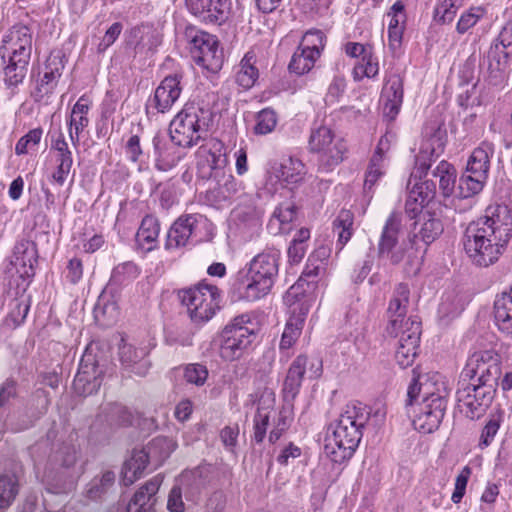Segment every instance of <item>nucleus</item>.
I'll return each mask as SVG.
<instances>
[{"label": "nucleus", "mask_w": 512, "mask_h": 512, "mask_svg": "<svg viewBox=\"0 0 512 512\" xmlns=\"http://www.w3.org/2000/svg\"><path fill=\"white\" fill-rule=\"evenodd\" d=\"M43 130L41 128L31 129L27 134L22 136L15 145V153L17 155L28 154L39 145L42 138Z\"/></svg>", "instance_id": "nucleus-54"}, {"label": "nucleus", "mask_w": 512, "mask_h": 512, "mask_svg": "<svg viewBox=\"0 0 512 512\" xmlns=\"http://www.w3.org/2000/svg\"><path fill=\"white\" fill-rule=\"evenodd\" d=\"M18 493V484L12 476L0 477V512L6 510L14 501Z\"/></svg>", "instance_id": "nucleus-50"}, {"label": "nucleus", "mask_w": 512, "mask_h": 512, "mask_svg": "<svg viewBox=\"0 0 512 512\" xmlns=\"http://www.w3.org/2000/svg\"><path fill=\"white\" fill-rule=\"evenodd\" d=\"M256 324L250 314L234 317L219 335V355L225 361L243 357L256 339Z\"/></svg>", "instance_id": "nucleus-7"}, {"label": "nucleus", "mask_w": 512, "mask_h": 512, "mask_svg": "<svg viewBox=\"0 0 512 512\" xmlns=\"http://www.w3.org/2000/svg\"><path fill=\"white\" fill-rule=\"evenodd\" d=\"M280 251L267 248L257 254L249 263L243 281L242 298L253 302L265 297L274 285L278 275Z\"/></svg>", "instance_id": "nucleus-5"}, {"label": "nucleus", "mask_w": 512, "mask_h": 512, "mask_svg": "<svg viewBox=\"0 0 512 512\" xmlns=\"http://www.w3.org/2000/svg\"><path fill=\"white\" fill-rule=\"evenodd\" d=\"M37 258V247L33 241L27 239L18 241L14 246L9 263L5 267L9 285L15 284L17 289H27L35 275Z\"/></svg>", "instance_id": "nucleus-12"}, {"label": "nucleus", "mask_w": 512, "mask_h": 512, "mask_svg": "<svg viewBox=\"0 0 512 512\" xmlns=\"http://www.w3.org/2000/svg\"><path fill=\"white\" fill-rule=\"evenodd\" d=\"M195 63L210 73H217L221 70L224 62L223 52L219 48V43L212 49L206 51V54L196 58Z\"/></svg>", "instance_id": "nucleus-48"}, {"label": "nucleus", "mask_w": 512, "mask_h": 512, "mask_svg": "<svg viewBox=\"0 0 512 512\" xmlns=\"http://www.w3.org/2000/svg\"><path fill=\"white\" fill-rule=\"evenodd\" d=\"M493 316L499 331L512 335V287L508 292L496 296Z\"/></svg>", "instance_id": "nucleus-32"}, {"label": "nucleus", "mask_w": 512, "mask_h": 512, "mask_svg": "<svg viewBox=\"0 0 512 512\" xmlns=\"http://www.w3.org/2000/svg\"><path fill=\"white\" fill-rule=\"evenodd\" d=\"M501 376V360L493 349H479L467 359L460 378L496 388Z\"/></svg>", "instance_id": "nucleus-13"}, {"label": "nucleus", "mask_w": 512, "mask_h": 512, "mask_svg": "<svg viewBox=\"0 0 512 512\" xmlns=\"http://www.w3.org/2000/svg\"><path fill=\"white\" fill-rule=\"evenodd\" d=\"M324 39V34L320 30H311L304 34L300 47L311 52L317 51L320 55L325 46Z\"/></svg>", "instance_id": "nucleus-62"}, {"label": "nucleus", "mask_w": 512, "mask_h": 512, "mask_svg": "<svg viewBox=\"0 0 512 512\" xmlns=\"http://www.w3.org/2000/svg\"><path fill=\"white\" fill-rule=\"evenodd\" d=\"M464 0H438L434 8V19L441 24L451 23Z\"/></svg>", "instance_id": "nucleus-47"}, {"label": "nucleus", "mask_w": 512, "mask_h": 512, "mask_svg": "<svg viewBox=\"0 0 512 512\" xmlns=\"http://www.w3.org/2000/svg\"><path fill=\"white\" fill-rule=\"evenodd\" d=\"M432 156L433 151H430L429 147H422L419 154L416 156L415 167L411 174L412 178L422 179V177L427 175L433 161Z\"/></svg>", "instance_id": "nucleus-58"}, {"label": "nucleus", "mask_w": 512, "mask_h": 512, "mask_svg": "<svg viewBox=\"0 0 512 512\" xmlns=\"http://www.w3.org/2000/svg\"><path fill=\"white\" fill-rule=\"evenodd\" d=\"M386 167V160H382L377 155H372L365 173L364 191L366 193H371L373 191V187L385 175Z\"/></svg>", "instance_id": "nucleus-44"}, {"label": "nucleus", "mask_w": 512, "mask_h": 512, "mask_svg": "<svg viewBox=\"0 0 512 512\" xmlns=\"http://www.w3.org/2000/svg\"><path fill=\"white\" fill-rule=\"evenodd\" d=\"M494 154V145L484 141L473 150L468 158L465 172L459 180L460 196L471 197L482 191L488 178L490 158Z\"/></svg>", "instance_id": "nucleus-11"}, {"label": "nucleus", "mask_w": 512, "mask_h": 512, "mask_svg": "<svg viewBox=\"0 0 512 512\" xmlns=\"http://www.w3.org/2000/svg\"><path fill=\"white\" fill-rule=\"evenodd\" d=\"M100 417H104L110 425H128L132 422V414L125 406L117 403L103 407Z\"/></svg>", "instance_id": "nucleus-46"}, {"label": "nucleus", "mask_w": 512, "mask_h": 512, "mask_svg": "<svg viewBox=\"0 0 512 512\" xmlns=\"http://www.w3.org/2000/svg\"><path fill=\"white\" fill-rule=\"evenodd\" d=\"M401 216L392 212L385 221L377 245V253L380 259H387L396 265L403 261L406 255V242L400 241Z\"/></svg>", "instance_id": "nucleus-16"}, {"label": "nucleus", "mask_w": 512, "mask_h": 512, "mask_svg": "<svg viewBox=\"0 0 512 512\" xmlns=\"http://www.w3.org/2000/svg\"><path fill=\"white\" fill-rule=\"evenodd\" d=\"M293 290L294 287H291L284 296V302L288 306L289 318L279 344L282 352L288 351L298 340L310 309L307 299L305 297L298 298L297 293Z\"/></svg>", "instance_id": "nucleus-15"}, {"label": "nucleus", "mask_w": 512, "mask_h": 512, "mask_svg": "<svg viewBox=\"0 0 512 512\" xmlns=\"http://www.w3.org/2000/svg\"><path fill=\"white\" fill-rule=\"evenodd\" d=\"M409 294L408 286L402 283L399 284L387 309L389 323L386 330L390 336L399 338L395 359L401 368L413 364L418 352L421 334V323L416 317L404 319L409 303Z\"/></svg>", "instance_id": "nucleus-2"}, {"label": "nucleus", "mask_w": 512, "mask_h": 512, "mask_svg": "<svg viewBox=\"0 0 512 512\" xmlns=\"http://www.w3.org/2000/svg\"><path fill=\"white\" fill-rule=\"evenodd\" d=\"M403 82L399 73H389L384 78L380 103L383 116L389 121L395 120L400 112L404 97Z\"/></svg>", "instance_id": "nucleus-21"}, {"label": "nucleus", "mask_w": 512, "mask_h": 512, "mask_svg": "<svg viewBox=\"0 0 512 512\" xmlns=\"http://www.w3.org/2000/svg\"><path fill=\"white\" fill-rule=\"evenodd\" d=\"M256 63V55L248 51L240 62V69L236 75V82L243 88H251L259 77Z\"/></svg>", "instance_id": "nucleus-40"}, {"label": "nucleus", "mask_w": 512, "mask_h": 512, "mask_svg": "<svg viewBox=\"0 0 512 512\" xmlns=\"http://www.w3.org/2000/svg\"><path fill=\"white\" fill-rule=\"evenodd\" d=\"M159 232L160 226L158 220L154 216L147 215L142 219L137 231V242L147 250H151L157 242Z\"/></svg>", "instance_id": "nucleus-41"}, {"label": "nucleus", "mask_w": 512, "mask_h": 512, "mask_svg": "<svg viewBox=\"0 0 512 512\" xmlns=\"http://www.w3.org/2000/svg\"><path fill=\"white\" fill-rule=\"evenodd\" d=\"M318 58L319 52H311L299 46L291 58L289 63V70L298 75H303L314 67Z\"/></svg>", "instance_id": "nucleus-43"}, {"label": "nucleus", "mask_w": 512, "mask_h": 512, "mask_svg": "<svg viewBox=\"0 0 512 512\" xmlns=\"http://www.w3.org/2000/svg\"><path fill=\"white\" fill-rule=\"evenodd\" d=\"M91 105L92 101L89 97L82 95L72 107L67 124L69 127V138L75 147L79 145L80 135L90 123L88 113Z\"/></svg>", "instance_id": "nucleus-30"}, {"label": "nucleus", "mask_w": 512, "mask_h": 512, "mask_svg": "<svg viewBox=\"0 0 512 512\" xmlns=\"http://www.w3.org/2000/svg\"><path fill=\"white\" fill-rule=\"evenodd\" d=\"M511 237V211L506 205L495 204L467 226L463 245L473 264L488 267L498 261Z\"/></svg>", "instance_id": "nucleus-1"}, {"label": "nucleus", "mask_w": 512, "mask_h": 512, "mask_svg": "<svg viewBox=\"0 0 512 512\" xmlns=\"http://www.w3.org/2000/svg\"><path fill=\"white\" fill-rule=\"evenodd\" d=\"M296 218L297 206L293 201H285L275 208L268 227L274 233H288Z\"/></svg>", "instance_id": "nucleus-34"}, {"label": "nucleus", "mask_w": 512, "mask_h": 512, "mask_svg": "<svg viewBox=\"0 0 512 512\" xmlns=\"http://www.w3.org/2000/svg\"><path fill=\"white\" fill-rule=\"evenodd\" d=\"M115 474L106 471L101 477L93 478L87 485L85 494L91 500L100 499L114 484Z\"/></svg>", "instance_id": "nucleus-45"}, {"label": "nucleus", "mask_w": 512, "mask_h": 512, "mask_svg": "<svg viewBox=\"0 0 512 512\" xmlns=\"http://www.w3.org/2000/svg\"><path fill=\"white\" fill-rule=\"evenodd\" d=\"M379 73V63L377 57L368 52L358 63L354 66L353 74L356 80H361L364 77L374 78Z\"/></svg>", "instance_id": "nucleus-49"}, {"label": "nucleus", "mask_w": 512, "mask_h": 512, "mask_svg": "<svg viewBox=\"0 0 512 512\" xmlns=\"http://www.w3.org/2000/svg\"><path fill=\"white\" fill-rule=\"evenodd\" d=\"M450 393V389L446 385V382L439 374L432 376H421L418 379H414L409 385L407 391V406H412L418 396H422L421 402H428L435 400L442 396L443 400H447Z\"/></svg>", "instance_id": "nucleus-20"}, {"label": "nucleus", "mask_w": 512, "mask_h": 512, "mask_svg": "<svg viewBox=\"0 0 512 512\" xmlns=\"http://www.w3.org/2000/svg\"><path fill=\"white\" fill-rule=\"evenodd\" d=\"M55 458L60 462L61 466L70 468L78 459V450L74 445L64 444L57 451Z\"/></svg>", "instance_id": "nucleus-64"}, {"label": "nucleus", "mask_w": 512, "mask_h": 512, "mask_svg": "<svg viewBox=\"0 0 512 512\" xmlns=\"http://www.w3.org/2000/svg\"><path fill=\"white\" fill-rule=\"evenodd\" d=\"M50 154L55 164L51 174V181L58 186H63L73 165V155L63 133H59L56 139H52Z\"/></svg>", "instance_id": "nucleus-25"}, {"label": "nucleus", "mask_w": 512, "mask_h": 512, "mask_svg": "<svg viewBox=\"0 0 512 512\" xmlns=\"http://www.w3.org/2000/svg\"><path fill=\"white\" fill-rule=\"evenodd\" d=\"M208 369L199 363L188 364L184 371L185 380L196 386H203L208 378Z\"/></svg>", "instance_id": "nucleus-60"}, {"label": "nucleus", "mask_w": 512, "mask_h": 512, "mask_svg": "<svg viewBox=\"0 0 512 512\" xmlns=\"http://www.w3.org/2000/svg\"><path fill=\"white\" fill-rule=\"evenodd\" d=\"M275 175L286 184H296L304 178L305 165L298 158L289 157L282 160L275 169Z\"/></svg>", "instance_id": "nucleus-39"}, {"label": "nucleus", "mask_w": 512, "mask_h": 512, "mask_svg": "<svg viewBox=\"0 0 512 512\" xmlns=\"http://www.w3.org/2000/svg\"><path fill=\"white\" fill-rule=\"evenodd\" d=\"M18 290L16 296L10 300L8 314L2 322V326L8 329H16L22 325L30 309V296L26 294V289Z\"/></svg>", "instance_id": "nucleus-31"}, {"label": "nucleus", "mask_w": 512, "mask_h": 512, "mask_svg": "<svg viewBox=\"0 0 512 512\" xmlns=\"http://www.w3.org/2000/svg\"><path fill=\"white\" fill-rule=\"evenodd\" d=\"M129 45L139 52L153 50L161 44L159 33L150 27H135L130 31Z\"/></svg>", "instance_id": "nucleus-38"}, {"label": "nucleus", "mask_w": 512, "mask_h": 512, "mask_svg": "<svg viewBox=\"0 0 512 512\" xmlns=\"http://www.w3.org/2000/svg\"><path fill=\"white\" fill-rule=\"evenodd\" d=\"M181 303L187 308L192 321L204 323L209 321L219 310L220 290L211 284L201 283L179 292Z\"/></svg>", "instance_id": "nucleus-10"}, {"label": "nucleus", "mask_w": 512, "mask_h": 512, "mask_svg": "<svg viewBox=\"0 0 512 512\" xmlns=\"http://www.w3.org/2000/svg\"><path fill=\"white\" fill-rule=\"evenodd\" d=\"M151 351V345L144 341L121 339L118 347V356L123 368L137 376H145L150 368L147 359Z\"/></svg>", "instance_id": "nucleus-17"}, {"label": "nucleus", "mask_w": 512, "mask_h": 512, "mask_svg": "<svg viewBox=\"0 0 512 512\" xmlns=\"http://www.w3.org/2000/svg\"><path fill=\"white\" fill-rule=\"evenodd\" d=\"M496 388L477 382L460 379L457 389V403L467 418H479L491 405Z\"/></svg>", "instance_id": "nucleus-14"}, {"label": "nucleus", "mask_w": 512, "mask_h": 512, "mask_svg": "<svg viewBox=\"0 0 512 512\" xmlns=\"http://www.w3.org/2000/svg\"><path fill=\"white\" fill-rule=\"evenodd\" d=\"M226 149L216 139L209 140L198 150V168L203 178H217L227 165Z\"/></svg>", "instance_id": "nucleus-19"}, {"label": "nucleus", "mask_w": 512, "mask_h": 512, "mask_svg": "<svg viewBox=\"0 0 512 512\" xmlns=\"http://www.w3.org/2000/svg\"><path fill=\"white\" fill-rule=\"evenodd\" d=\"M162 482L163 477L160 474L154 476L129 501L119 500L109 512H150L157 501L156 494Z\"/></svg>", "instance_id": "nucleus-18"}, {"label": "nucleus", "mask_w": 512, "mask_h": 512, "mask_svg": "<svg viewBox=\"0 0 512 512\" xmlns=\"http://www.w3.org/2000/svg\"><path fill=\"white\" fill-rule=\"evenodd\" d=\"M308 148L318 155V162L325 170L340 164L347 152L345 141L337 137L330 126L318 122H314L311 127Z\"/></svg>", "instance_id": "nucleus-9"}, {"label": "nucleus", "mask_w": 512, "mask_h": 512, "mask_svg": "<svg viewBox=\"0 0 512 512\" xmlns=\"http://www.w3.org/2000/svg\"><path fill=\"white\" fill-rule=\"evenodd\" d=\"M212 121L210 109L188 104L171 121L170 135L179 146L192 147L207 136Z\"/></svg>", "instance_id": "nucleus-6"}, {"label": "nucleus", "mask_w": 512, "mask_h": 512, "mask_svg": "<svg viewBox=\"0 0 512 512\" xmlns=\"http://www.w3.org/2000/svg\"><path fill=\"white\" fill-rule=\"evenodd\" d=\"M155 167L159 171H169L174 168L183 156L181 148L172 137L157 134L153 138Z\"/></svg>", "instance_id": "nucleus-27"}, {"label": "nucleus", "mask_w": 512, "mask_h": 512, "mask_svg": "<svg viewBox=\"0 0 512 512\" xmlns=\"http://www.w3.org/2000/svg\"><path fill=\"white\" fill-rule=\"evenodd\" d=\"M325 257L326 250L324 248L319 249L316 254L310 255L302 273V277L311 278L322 275L325 272Z\"/></svg>", "instance_id": "nucleus-56"}, {"label": "nucleus", "mask_w": 512, "mask_h": 512, "mask_svg": "<svg viewBox=\"0 0 512 512\" xmlns=\"http://www.w3.org/2000/svg\"><path fill=\"white\" fill-rule=\"evenodd\" d=\"M175 442L168 437H156L144 448L133 450L130 458L125 461L121 474L125 486L132 485L139 479L148 464L160 466L175 450Z\"/></svg>", "instance_id": "nucleus-8"}, {"label": "nucleus", "mask_w": 512, "mask_h": 512, "mask_svg": "<svg viewBox=\"0 0 512 512\" xmlns=\"http://www.w3.org/2000/svg\"><path fill=\"white\" fill-rule=\"evenodd\" d=\"M434 399L421 402L412 421L414 428L425 434L435 431L445 414L447 400H443L442 396Z\"/></svg>", "instance_id": "nucleus-24"}, {"label": "nucleus", "mask_w": 512, "mask_h": 512, "mask_svg": "<svg viewBox=\"0 0 512 512\" xmlns=\"http://www.w3.org/2000/svg\"><path fill=\"white\" fill-rule=\"evenodd\" d=\"M435 194L436 183L434 179H427L420 183H414L406 202L407 211L416 212L417 205L423 208L434 198Z\"/></svg>", "instance_id": "nucleus-37"}, {"label": "nucleus", "mask_w": 512, "mask_h": 512, "mask_svg": "<svg viewBox=\"0 0 512 512\" xmlns=\"http://www.w3.org/2000/svg\"><path fill=\"white\" fill-rule=\"evenodd\" d=\"M250 401L252 404L257 403L256 414H268L269 411L274 408L275 405V393L272 389L264 388L260 392L251 394Z\"/></svg>", "instance_id": "nucleus-57"}, {"label": "nucleus", "mask_w": 512, "mask_h": 512, "mask_svg": "<svg viewBox=\"0 0 512 512\" xmlns=\"http://www.w3.org/2000/svg\"><path fill=\"white\" fill-rule=\"evenodd\" d=\"M277 125V115L274 110L265 108L257 113L254 133L266 135L271 133Z\"/></svg>", "instance_id": "nucleus-52"}, {"label": "nucleus", "mask_w": 512, "mask_h": 512, "mask_svg": "<svg viewBox=\"0 0 512 512\" xmlns=\"http://www.w3.org/2000/svg\"><path fill=\"white\" fill-rule=\"evenodd\" d=\"M485 15V10L481 6L471 7L463 12L457 22L456 31L459 34H465L474 27Z\"/></svg>", "instance_id": "nucleus-53"}, {"label": "nucleus", "mask_w": 512, "mask_h": 512, "mask_svg": "<svg viewBox=\"0 0 512 512\" xmlns=\"http://www.w3.org/2000/svg\"><path fill=\"white\" fill-rule=\"evenodd\" d=\"M64 69L63 58L60 53H51L43 69L38 74L34 95L37 99L51 94L57 86Z\"/></svg>", "instance_id": "nucleus-26"}, {"label": "nucleus", "mask_w": 512, "mask_h": 512, "mask_svg": "<svg viewBox=\"0 0 512 512\" xmlns=\"http://www.w3.org/2000/svg\"><path fill=\"white\" fill-rule=\"evenodd\" d=\"M370 417L371 410L366 405L360 402L347 404L338 419L330 425L331 434L325 440V454L335 463L350 459Z\"/></svg>", "instance_id": "nucleus-3"}, {"label": "nucleus", "mask_w": 512, "mask_h": 512, "mask_svg": "<svg viewBox=\"0 0 512 512\" xmlns=\"http://www.w3.org/2000/svg\"><path fill=\"white\" fill-rule=\"evenodd\" d=\"M472 469L466 465L464 466L455 479L454 491L451 496L453 503H460L465 495L468 481L471 477Z\"/></svg>", "instance_id": "nucleus-61"}, {"label": "nucleus", "mask_w": 512, "mask_h": 512, "mask_svg": "<svg viewBox=\"0 0 512 512\" xmlns=\"http://www.w3.org/2000/svg\"><path fill=\"white\" fill-rule=\"evenodd\" d=\"M443 232L441 220L434 215L422 213L415 223L414 238L420 239L426 245L432 243Z\"/></svg>", "instance_id": "nucleus-36"}, {"label": "nucleus", "mask_w": 512, "mask_h": 512, "mask_svg": "<svg viewBox=\"0 0 512 512\" xmlns=\"http://www.w3.org/2000/svg\"><path fill=\"white\" fill-rule=\"evenodd\" d=\"M181 81V74L166 76L156 88L153 97L148 100L147 107L155 109L158 113L168 112L181 95Z\"/></svg>", "instance_id": "nucleus-23"}, {"label": "nucleus", "mask_w": 512, "mask_h": 512, "mask_svg": "<svg viewBox=\"0 0 512 512\" xmlns=\"http://www.w3.org/2000/svg\"><path fill=\"white\" fill-rule=\"evenodd\" d=\"M138 268L132 262H125L116 266L111 275L110 283L114 284H125L130 282L138 276Z\"/></svg>", "instance_id": "nucleus-55"}, {"label": "nucleus", "mask_w": 512, "mask_h": 512, "mask_svg": "<svg viewBox=\"0 0 512 512\" xmlns=\"http://www.w3.org/2000/svg\"><path fill=\"white\" fill-rule=\"evenodd\" d=\"M33 46V32L27 25L15 24L2 36L0 57L4 83L17 87L26 77Z\"/></svg>", "instance_id": "nucleus-4"}, {"label": "nucleus", "mask_w": 512, "mask_h": 512, "mask_svg": "<svg viewBox=\"0 0 512 512\" xmlns=\"http://www.w3.org/2000/svg\"><path fill=\"white\" fill-rule=\"evenodd\" d=\"M101 386V379L97 375V368L93 358H82L78 372L73 381V387L79 395H90L97 392Z\"/></svg>", "instance_id": "nucleus-29"}, {"label": "nucleus", "mask_w": 512, "mask_h": 512, "mask_svg": "<svg viewBox=\"0 0 512 512\" xmlns=\"http://www.w3.org/2000/svg\"><path fill=\"white\" fill-rule=\"evenodd\" d=\"M354 215L351 211L341 210L333 222L334 232L337 233L338 239L336 246L341 250L344 245L351 239L353 234Z\"/></svg>", "instance_id": "nucleus-42"}, {"label": "nucleus", "mask_w": 512, "mask_h": 512, "mask_svg": "<svg viewBox=\"0 0 512 512\" xmlns=\"http://www.w3.org/2000/svg\"><path fill=\"white\" fill-rule=\"evenodd\" d=\"M438 172L446 174L439 179V189L444 197H449L455 188L456 170L452 164L442 160L438 163Z\"/></svg>", "instance_id": "nucleus-51"}, {"label": "nucleus", "mask_w": 512, "mask_h": 512, "mask_svg": "<svg viewBox=\"0 0 512 512\" xmlns=\"http://www.w3.org/2000/svg\"><path fill=\"white\" fill-rule=\"evenodd\" d=\"M185 39L189 45L190 53L195 60L196 58L206 54V51L212 49L218 40L216 36L205 31L199 30L194 26L188 25L184 30Z\"/></svg>", "instance_id": "nucleus-33"}, {"label": "nucleus", "mask_w": 512, "mask_h": 512, "mask_svg": "<svg viewBox=\"0 0 512 512\" xmlns=\"http://www.w3.org/2000/svg\"><path fill=\"white\" fill-rule=\"evenodd\" d=\"M507 48L503 42H499L493 44L488 51V78L493 86H502L506 82L510 67Z\"/></svg>", "instance_id": "nucleus-28"}, {"label": "nucleus", "mask_w": 512, "mask_h": 512, "mask_svg": "<svg viewBox=\"0 0 512 512\" xmlns=\"http://www.w3.org/2000/svg\"><path fill=\"white\" fill-rule=\"evenodd\" d=\"M206 219L199 214H189L178 218L170 227L166 241V250H177L186 247L196 234L198 226Z\"/></svg>", "instance_id": "nucleus-22"}, {"label": "nucleus", "mask_w": 512, "mask_h": 512, "mask_svg": "<svg viewBox=\"0 0 512 512\" xmlns=\"http://www.w3.org/2000/svg\"><path fill=\"white\" fill-rule=\"evenodd\" d=\"M94 312L97 320H99L100 315H102L104 318L112 321L118 315L116 304L107 299L106 291L99 297Z\"/></svg>", "instance_id": "nucleus-63"}, {"label": "nucleus", "mask_w": 512, "mask_h": 512, "mask_svg": "<svg viewBox=\"0 0 512 512\" xmlns=\"http://www.w3.org/2000/svg\"><path fill=\"white\" fill-rule=\"evenodd\" d=\"M308 358L299 355L291 364L283 385L285 399H294L301 387L303 376L306 372Z\"/></svg>", "instance_id": "nucleus-35"}, {"label": "nucleus", "mask_w": 512, "mask_h": 512, "mask_svg": "<svg viewBox=\"0 0 512 512\" xmlns=\"http://www.w3.org/2000/svg\"><path fill=\"white\" fill-rule=\"evenodd\" d=\"M501 423V415H492V417L487 421L480 435L479 447L481 449L488 447L493 442Z\"/></svg>", "instance_id": "nucleus-59"}]
</instances>
